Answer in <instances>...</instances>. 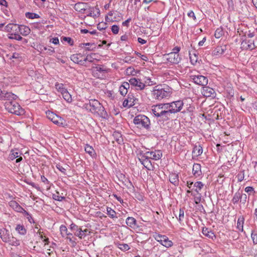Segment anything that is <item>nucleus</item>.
<instances>
[{
  "label": "nucleus",
  "instance_id": "obj_1",
  "mask_svg": "<svg viewBox=\"0 0 257 257\" xmlns=\"http://www.w3.org/2000/svg\"><path fill=\"white\" fill-rule=\"evenodd\" d=\"M171 94V91L169 88H162L159 86H155L152 91L153 98L161 100L164 98H169Z\"/></svg>",
  "mask_w": 257,
  "mask_h": 257
},
{
  "label": "nucleus",
  "instance_id": "obj_2",
  "mask_svg": "<svg viewBox=\"0 0 257 257\" xmlns=\"http://www.w3.org/2000/svg\"><path fill=\"white\" fill-rule=\"evenodd\" d=\"M84 107L87 110L93 113H97L98 114H103L104 112V107L96 99H91L89 100V103H85Z\"/></svg>",
  "mask_w": 257,
  "mask_h": 257
},
{
  "label": "nucleus",
  "instance_id": "obj_3",
  "mask_svg": "<svg viewBox=\"0 0 257 257\" xmlns=\"http://www.w3.org/2000/svg\"><path fill=\"white\" fill-rule=\"evenodd\" d=\"M133 122L140 129H150L151 122L150 119L145 115L139 114L135 117Z\"/></svg>",
  "mask_w": 257,
  "mask_h": 257
},
{
  "label": "nucleus",
  "instance_id": "obj_4",
  "mask_svg": "<svg viewBox=\"0 0 257 257\" xmlns=\"http://www.w3.org/2000/svg\"><path fill=\"white\" fill-rule=\"evenodd\" d=\"M5 107L8 112L15 114L17 115H21L25 113L24 109L20 105V104L14 101H6Z\"/></svg>",
  "mask_w": 257,
  "mask_h": 257
},
{
  "label": "nucleus",
  "instance_id": "obj_5",
  "mask_svg": "<svg viewBox=\"0 0 257 257\" xmlns=\"http://www.w3.org/2000/svg\"><path fill=\"white\" fill-rule=\"evenodd\" d=\"M46 113L47 117L57 125L63 127L67 125L66 121L56 114L50 111H46Z\"/></svg>",
  "mask_w": 257,
  "mask_h": 257
},
{
  "label": "nucleus",
  "instance_id": "obj_6",
  "mask_svg": "<svg viewBox=\"0 0 257 257\" xmlns=\"http://www.w3.org/2000/svg\"><path fill=\"white\" fill-rule=\"evenodd\" d=\"M191 78L195 84L203 87L206 86L208 83L207 78L203 75H192Z\"/></svg>",
  "mask_w": 257,
  "mask_h": 257
},
{
  "label": "nucleus",
  "instance_id": "obj_7",
  "mask_svg": "<svg viewBox=\"0 0 257 257\" xmlns=\"http://www.w3.org/2000/svg\"><path fill=\"white\" fill-rule=\"evenodd\" d=\"M87 16L91 17L93 18H98L100 15V10L97 6L90 7L88 9L86 8L85 12H84Z\"/></svg>",
  "mask_w": 257,
  "mask_h": 257
},
{
  "label": "nucleus",
  "instance_id": "obj_8",
  "mask_svg": "<svg viewBox=\"0 0 257 257\" xmlns=\"http://www.w3.org/2000/svg\"><path fill=\"white\" fill-rule=\"evenodd\" d=\"M164 57L169 62L173 64H178L181 60V57L179 54L173 53L172 52L165 54Z\"/></svg>",
  "mask_w": 257,
  "mask_h": 257
},
{
  "label": "nucleus",
  "instance_id": "obj_9",
  "mask_svg": "<svg viewBox=\"0 0 257 257\" xmlns=\"http://www.w3.org/2000/svg\"><path fill=\"white\" fill-rule=\"evenodd\" d=\"M17 96L10 92L3 90V92L1 94L0 96V99L2 100H5L6 101H12L16 100L17 98Z\"/></svg>",
  "mask_w": 257,
  "mask_h": 257
},
{
  "label": "nucleus",
  "instance_id": "obj_10",
  "mask_svg": "<svg viewBox=\"0 0 257 257\" xmlns=\"http://www.w3.org/2000/svg\"><path fill=\"white\" fill-rule=\"evenodd\" d=\"M155 238L158 242H160L163 246L166 247H171L173 245L172 241L169 240L168 238L165 235H158Z\"/></svg>",
  "mask_w": 257,
  "mask_h": 257
},
{
  "label": "nucleus",
  "instance_id": "obj_11",
  "mask_svg": "<svg viewBox=\"0 0 257 257\" xmlns=\"http://www.w3.org/2000/svg\"><path fill=\"white\" fill-rule=\"evenodd\" d=\"M120 14L118 12H110L107 16L105 17V20L106 22H114L118 21L121 20V17L120 16Z\"/></svg>",
  "mask_w": 257,
  "mask_h": 257
},
{
  "label": "nucleus",
  "instance_id": "obj_12",
  "mask_svg": "<svg viewBox=\"0 0 257 257\" xmlns=\"http://www.w3.org/2000/svg\"><path fill=\"white\" fill-rule=\"evenodd\" d=\"M145 157L148 158L150 160H158L162 157V154L160 150H156L155 151L147 152L145 153Z\"/></svg>",
  "mask_w": 257,
  "mask_h": 257
},
{
  "label": "nucleus",
  "instance_id": "obj_13",
  "mask_svg": "<svg viewBox=\"0 0 257 257\" xmlns=\"http://www.w3.org/2000/svg\"><path fill=\"white\" fill-rule=\"evenodd\" d=\"M183 105L184 103L182 100L173 101L171 102V109L170 110L173 113H177L181 111Z\"/></svg>",
  "mask_w": 257,
  "mask_h": 257
},
{
  "label": "nucleus",
  "instance_id": "obj_14",
  "mask_svg": "<svg viewBox=\"0 0 257 257\" xmlns=\"http://www.w3.org/2000/svg\"><path fill=\"white\" fill-rule=\"evenodd\" d=\"M138 100L132 94H128L127 98L123 102V106L128 107H132L135 105Z\"/></svg>",
  "mask_w": 257,
  "mask_h": 257
},
{
  "label": "nucleus",
  "instance_id": "obj_15",
  "mask_svg": "<svg viewBox=\"0 0 257 257\" xmlns=\"http://www.w3.org/2000/svg\"><path fill=\"white\" fill-rule=\"evenodd\" d=\"M201 93L204 96L206 97H211L213 98L216 95L215 91L213 88L206 86L202 87Z\"/></svg>",
  "mask_w": 257,
  "mask_h": 257
},
{
  "label": "nucleus",
  "instance_id": "obj_16",
  "mask_svg": "<svg viewBox=\"0 0 257 257\" xmlns=\"http://www.w3.org/2000/svg\"><path fill=\"white\" fill-rule=\"evenodd\" d=\"M130 85L135 86L138 90H143L145 87V84L142 82L140 79L136 78H132L129 80Z\"/></svg>",
  "mask_w": 257,
  "mask_h": 257
},
{
  "label": "nucleus",
  "instance_id": "obj_17",
  "mask_svg": "<svg viewBox=\"0 0 257 257\" xmlns=\"http://www.w3.org/2000/svg\"><path fill=\"white\" fill-rule=\"evenodd\" d=\"M241 47L243 49L252 50L255 48L254 40L252 39L243 40L241 43Z\"/></svg>",
  "mask_w": 257,
  "mask_h": 257
},
{
  "label": "nucleus",
  "instance_id": "obj_18",
  "mask_svg": "<svg viewBox=\"0 0 257 257\" xmlns=\"http://www.w3.org/2000/svg\"><path fill=\"white\" fill-rule=\"evenodd\" d=\"M139 160L141 162L142 164L143 165V166L148 170H153L154 167L151 163L150 160L148 158L145 157V155L143 156L141 158H140Z\"/></svg>",
  "mask_w": 257,
  "mask_h": 257
},
{
  "label": "nucleus",
  "instance_id": "obj_19",
  "mask_svg": "<svg viewBox=\"0 0 257 257\" xmlns=\"http://www.w3.org/2000/svg\"><path fill=\"white\" fill-rule=\"evenodd\" d=\"M9 205L14 210L18 212L23 213L24 212H26V210H24V209L22 208L16 201H11L10 202H9Z\"/></svg>",
  "mask_w": 257,
  "mask_h": 257
},
{
  "label": "nucleus",
  "instance_id": "obj_20",
  "mask_svg": "<svg viewBox=\"0 0 257 257\" xmlns=\"http://www.w3.org/2000/svg\"><path fill=\"white\" fill-rule=\"evenodd\" d=\"M12 235L10 231L5 228H2L0 229V237L3 241L7 242L10 239V236Z\"/></svg>",
  "mask_w": 257,
  "mask_h": 257
},
{
  "label": "nucleus",
  "instance_id": "obj_21",
  "mask_svg": "<svg viewBox=\"0 0 257 257\" xmlns=\"http://www.w3.org/2000/svg\"><path fill=\"white\" fill-rule=\"evenodd\" d=\"M227 50L226 45H221L217 46L213 51L212 53L214 56H219L224 54Z\"/></svg>",
  "mask_w": 257,
  "mask_h": 257
},
{
  "label": "nucleus",
  "instance_id": "obj_22",
  "mask_svg": "<svg viewBox=\"0 0 257 257\" xmlns=\"http://www.w3.org/2000/svg\"><path fill=\"white\" fill-rule=\"evenodd\" d=\"M172 113H173L171 111L170 109L161 110V112L160 113V116L159 117H161L163 120H167L171 118V115Z\"/></svg>",
  "mask_w": 257,
  "mask_h": 257
},
{
  "label": "nucleus",
  "instance_id": "obj_23",
  "mask_svg": "<svg viewBox=\"0 0 257 257\" xmlns=\"http://www.w3.org/2000/svg\"><path fill=\"white\" fill-rule=\"evenodd\" d=\"M130 88L129 82H124L120 86L119 91L120 94L122 96H124L127 93V90Z\"/></svg>",
  "mask_w": 257,
  "mask_h": 257
},
{
  "label": "nucleus",
  "instance_id": "obj_24",
  "mask_svg": "<svg viewBox=\"0 0 257 257\" xmlns=\"http://www.w3.org/2000/svg\"><path fill=\"white\" fill-rule=\"evenodd\" d=\"M83 56L80 54H75L72 55L70 57L71 60L75 63L82 64L83 61L82 58Z\"/></svg>",
  "mask_w": 257,
  "mask_h": 257
},
{
  "label": "nucleus",
  "instance_id": "obj_25",
  "mask_svg": "<svg viewBox=\"0 0 257 257\" xmlns=\"http://www.w3.org/2000/svg\"><path fill=\"white\" fill-rule=\"evenodd\" d=\"M18 31L20 32L21 34L24 36L28 35L31 32L30 29L28 27L24 25L19 26Z\"/></svg>",
  "mask_w": 257,
  "mask_h": 257
},
{
  "label": "nucleus",
  "instance_id": "obj_26",
  "mask_svg": "<svg viewBox=\"0 0 257 257\" xmlns=\"http://www.w3.org/2000/svg\"><path fill=\"white\" fill-rule=\"evenodd\" d=\"M161 110H164L162 104L153 106L152 111L156 116L159 117L160 116V113L161 112Z\"/></svg>",
  "mask_w": 257,
  "mask_h": 257
},
{
  "label": "nucleus",
  "instance_id": "obj_27",
  "mask_svg": "<svg viewBox=\"0 0 257 257\" xmlns=\"http://www.w3.org/2000/svg\"><path fill=\"white\" fill-rule=\"evenodd\" d=\"M74 8L76 11L83 13L85 12V10H86V8H85V4L83 3H76L74 6Z\"/></svg>",
  "mask_w": 257,
  "mask_h": 257
},
{
  "label": "nucleus",
  "instance_id": "obj_28",
  "mask_svg": "<svg viewBox=\"0 0 257 257\" xmlns=\"http://www.w3.org/2000/svg\"><path fill=\"white\" fill-rule=\"evenodd\" d=\"M90 233V231L87 229H85L82 230V228L80 227L79 229L77 231V232H75V235L77 236L80 238H84L87 233Z\"/></svg>",
  "mask_w": 257,
  "mask_h": 257
},
{
  "label": "nucleus",
  "instance_id": "obj_29",
  "mask_svg": "<svg viewBox=\"0 0 257 257\" xmlns=\"http://www.w3.org/2000/svg\"><path fill=\"white\" fill-rule=\"evenodd\" d=\"M169 181L174 185H178L179 183L178 176L176 173H172L169 175Z\"/></svg>",
  "mask_w": 257,
  "mask_h": 257
},
{
  "label": "nucleus",
  "instance_id": "obj_30",
  "mask_svg": "<svg viewBox=\"0 0 257 257\" xmlns=\"http://www.w3.org/2000/svg\"><path fill=\"white\" fill-rule=\"evenodd\" d=\"M202 233L205 236L212 239L215 238L214 233L207 228H203Z\"/></svg>",
  "mask_w": 257,
  "mask_h": 257
},
{
  "label": "nucleus",
  "instance_id": "obj_31",
  "mask_svg": "<svg viewBox=\"0 0 257 257\" xmlns=\"http://www.w3.org/2000/svg\"><path fill=\"white\" fill-rule=\"evenodd\" d=\"M192 172L196 176H199L201 174V166L199 164H194L193 166Z\"/></svg>",
  "mask_w": 257,
  "mask_h": 257
},
{
  "label": "nucleus",
  "instance_id": "obj_32",
  "mask_svg": "<svg viewBox=\"0 0 257 257\" xmlns=\"http://www.w3.org/2000/svg\"><path fill=\"white\" fill-rule=\"evenodd\" d=\"M202 148L200 145L195 146L192 151V154L194 156L198 157L202 154Z\"/></svg>",
  "mask_w": 257,
  "mask_h": 257
},
{
  "label": "nucleus",
  "instance_id": "obj_33",
  "mask_svg": "<svg viewBox=\"0 0 257 257\" xmlns=\"http://www.w3.org/2000/svg\"><path fill=\"white\" fill-rule=\"evenodd\" d=\"M7 243H9L10 245L13 246H18L20 244V241L17 239L16 237L13 236L12 235L10 237V239H8Z\"/></svg>",
  "mask_w": 257,
  "mask_h": 257
},
{
  "label": "nucleus",
  "instance_id": "obj_34",
  "mask_svg": "<svg viewBox=\"0 0 257 257\" xmlns=\"http://www.w3.org/2000/svg\"><path fill=\"white\" fill-rule=\"evenodd\" d=\"M19 25L14 24H9L7 25L6 29L8 32H13L14 31L17 32Z\"/></svg>",
  "mask_w": 257,
  "mask_h": 257
},
{
  "label": "nucleus",
  "instance_id": "obj_35",
  "mask_svg": "<svg viewBox=\"0 0 257 257\" xmlns=\"http://www.w3.org/2000/svg\"><path fill=\"white\" fill-rule=\"evenodd\" d=\"M126 224L131 227H134L136 225L137 221L132 217H128L126 219Z\"/></svg>",
  "mask_w": 257,
  "mask_h": 257
},
{
  "label": "nucleus",
  "instance_id": "obj_36",
  "mask_svg": "<svg viewBox=\"0 0 257 257\" xmlns=\"http://www.w3.org/2000/svg\"><path fill=\"white\" fill-rule=\"evenodd\" d=\"M113 137L115 141L118 144H121L123 142L121 135L118 132H114L113 134Z\"/></svg>",
  "mask_w": 257,
  "mask_h": 257
},
{
  "label": "nucleus",
  "instance_id": "obj_37",
  "mask_svg": "<svg viewBox=\"0 0 257 257\" xmlns=\"http://www.w3.org/2000/svg\"><path fill=\"white\" fill-rule=\"evenodd\" d=\"M63 98L68 102H71L72 100L71 95L69 94L68 91L66 89L63 90V92L61 93Z\"/></svg>",
  "mask_w": 257,
  "mask_h": 257
},
{
  "label": "nucleus",
  "instance_id": "obj_38",
  "mask_svg": "<svg viewBox=\"0 0 257 257\" xmlns=\"http://www.w3.org/2000/svg\"><path fill=\"white\" fill-rule=\"evenodd\" d=\"M16 230L21 235H25L27 230L23 225L18 224L16 227Z\"/></svg>",
  "mask_w": 257,
  "mask_h": 257
},
{
  "label": "nucleus",
  "instance_id": "obj_39",
  "mask_svg": "<svg viewBox=\"0 0 257 257\" xmlns=\"http://www.w3.org/2000/svg\"><path fill=\"white\" fill-rule=\"evenodd\" d=\"M244 217L243 216H240L238 218L237 223V228L238 230L242 231L243 229V224L244 222Z\"/></svg>",
  "mask_w": 257,
  "mask_h": 257
},
{
  "label": "nucleus",
  "instance_id": "obj_40",
  "mask_svg": "<svg viewBox=\"0 0 257 257\" xmlns=\"http://www.w3.org/2000/svg\"><path fill=\"white\" fill-rule=\"evenodd\" d=\"M107 214L111 218H117L116 214L115 211L112 209L110 207H107L106 208Z\"/></svg>",
  "mask_w": 257,
  "mask_h": 257
},
{
  "label": "nucleus",
  "instance_id": "obj_41",
  "mask_svg": "<svg viewBox=\"0 0 257 257\" xmlns=\"http://www.w3.org/2000/svg\"><path fill=\"white\" fill-rule=\"evenodd\" d=\"M204 186V184L201 182H196L194 184V187H195V191L197 192L198 194L199 191L202 189L203 187Z\"/></svg>",
  "mask_w": 257,
  "mask_h": 257
},
{
  "label": "nucleus",
  "instance_id": "obj_42",
  "mask_svg": "<svg viewBox=\"0 0 257 257\" xmlns=\"http://www.w3.org/2000/svg\"><path fill=\"white\" fill-rule=\"evenodd\" d=\"M85 151L91 156H92L93 155H94V150L93 148L88 145H86V146L85 147Z\"/></svg>",
  "mask_w": 257,
  "mask_h": 257
},
{
  "label": "nucleus",
  "instance_id": "obj_43",
  "mask_svg": "<svg viewBox=\"0 0 257 257\" xmlns=\"http://www.w3.org/2000/svg\"><path fill=\"white\" fill-rule=\"evenodd\" d=\"M224 34V32L222 28L217 29L215 32L214 36L216 38H220Z\"/></svg>",
  "mask_w": 257,
  "mask_h": 257
},
{
  "label": "nucleus",
  "instance_id": "obj_44",
  "mask_svg": "<svg viewBox=\"0 0 257 257\" xmlns=\"http://www.w3.org/2000/svg\"><path fill=\"white\" fill-rule=\"evenodd\" d=\"M60 231L61 232L62 236H65L66 235H68L69 234L67 232L68 230L66 226L62 225L60 227Z\"/></svg>",
  "mask_w": 257,
  "mask_h": 257
},
{
  "label": "nucleus",
  "instance_id": "obj_45",
  "mask_svg": "<svg viewBox=\"0 0 257 257\" xmlns=\"http://www.w3.org/2000/svg\"><path fill=\"white\" fill-rule=\"evenodd\" d=\"M96 56V54L95 53H92L90 55H87L86 56V59L88 60V61L89 62L92 63L94 60L97 59L95 57Z\"/></svg>",
  "mask_w": 257,
  "mask_h": 257
},
{
  "label": "nucleus",
  "instance_id": "obj_46",
  "mask_svg": "<svg viewBox=\"0 0 257 257\" xmlns=\"http://www.w3.org/2000/svg\"><path fill=\"white\" fill-rule=\"evenodd\" d=\"M19 152H18L17 151H15V150H12L11 151V153L10 155V157H10L11 160H13L15 159H16L17 158H18L19 156Z\"/></svg>",
  "mask_w": 257,
  "mask_h": 257
},
{
  "label": "nucleus",
  "instance_id": "obj_47",
  "mask_svg": "<svg viewBox=\"0 0 257 257\" xmlns=\"http://www.w3.org/2000/svg\"><path fill=\"white\" fill-rule=\"evenodd\" d=\"M189 56L191 63L193 64H195L197 61L198 56L195 53H190Z\"/></svg>",
  "mask_w": 257,
  "mask_h": 257
},
{
  "label": "nucleus",
  "instance_id": "obj_48",
  "mask_svg": "<svg viewBox=\"0 0 257 257\" xmlns=\"http://www.w3.org/2000/svg\"><path fill=\"white\" fill-rule=\"evenodd\" d=\"M240 197H241V194L239 192H236L234 194V195L232 199V203L233 204H235L237 202H238L239 200L240 199Z\"/></svg>",
  "mask_w": 257,
  "mask_h": 257
},
{
  "label": "nucleus",
  "instance_id": "obj_49",
  "mask_svg": "<svg viewBox=\"0 0 257 257\" xmlns=\"http://www.w3.org/2000/svg\"><path fill=\"white\" fill-rule=\"evenodd\" d=\"M55 87L61 93L63 92V90H66V89L63 87V84L62 83H56Z\"/></svg>",
  "mask_w": 257,
  "mask_h": 257
},
{
  "label": "nucleus",
  "instance_id": "obj_50",
  "mask_svg": "<svg viewBox=\"0 0 257 257\" xmlns=\"http://www.w3.org/2000/svg\"><path fill=\"white\" fill-rule=\"evenodd\" d=\"M53 198L56 200L61 201L65 199V197L60 196L59 192H56L55 194L53 195Z\"/></svg>",
  "mask_w": 257,
  "mask_h": 257
},
{
  "label": "nucleus",
  "instance_id": "obj_51",
  "mask_svg": "<svg viewBox=\"0 0 257 257\" xmlns=\"http://www.w3.org/2000/svg\"><path fill=\"white\" fill-rule=\"evenodd\" d=\"M26 16L27 18L31 19L39 18V16L38 14L33 13H27L26 14Z\"/></svg>",
  "mask_w": 257,
  "mask_h": 257
},
{
  "label": "nucleus",
  "instance_id": "obj_52",
  "mask_svg": "<svg viewBox=\"0 0 257 257\" xmlns=\"http://www.w3.org/2000/svg\"><path fill=\"white\" fill-rule=\"evenodd\" d=\"M9 38L11 39H15L19 41H20L23 39V38L19 34L13 33L11 34V36H9Z\"/></svg>",
  "mask_w": 257,
  "mask_h": 257
},
{
  "label": "nucleus",
  "instance_id": "obj_53",
  "mask_svg": "<svg viewBox=\"0 0 257 257\" xmlns=\"http://www.w3.org/2000/svg\"><path fill=\"white\" fill-rule=\"evenodd\" d=\"M107 28V24L106 23H99L97 25V28L99 30H105Z\"/></svg>",
  "mask_w": 257,
  "mask_h": 257
},
{
  "label": "nucleus",
  "instance_id": "obj_54",
  "mask_svg": "<svg viewBox=\"0 0 257 257\" xmlns=\"http://www.w3.org/2000/svg\"><path fill=\"white\" fill-rule=\"evenodd\" d=\"M245 191L249 195H250L251 194H254L255 193V191L254 190V188L252 187L248 186L246 187L245 188Z\"/></svg>",
  "mask_w": 257,
  "mask_h": 257
},
{
  "label": "nucleus",
  "instance_id": "obj_55",
  "mask_svg": "<svg viewBox=\"0 0 257 257\" xmlns=\"http://www.w3.org/2000/svg\"><path fill=\"white\" fill-rule=\"evenodd\" d=\"M171 102L168 103L162 104V108L163 110H169L171 109Z\"/></svg>",
  "mask_w": 257,
  "mask_h": 257
},
{
  "label": "nucleus",
  "instance_id": "obj_56",
  "mask_svg": "<svg viewBox=\"0 0 257 257\" xmlns=\"http://www.w3.org/2000/svg\"><path fill=\"white\" fill-rule=\"evenodd\" d=\"M184 211L183 209L180 208L179 210V215L178 220L180 222H181L182 220V219L184 218Z\"/></svg>",
  "mask_w": 257,
  "mask_h": 257
},
{
  "label": "nucleus",
  "instance_id": "obj_57",
  "mask_svg": "<svg viewBox=\"0 0 257 257\" xmlns=\"http://www.w3.org/2000/svg\"><path fill=\"white\" fill-rule=\"evenodd\" d=\"M119 27L117 25H113L111 27V31L114 34H117L119 31Z\"/></svg>",
  "mask_w": 257,
  "mask_h": 257
},
{
  "label": "nucleus",
  "instance_id": "obj_58",
  "mask_svg": "<svg viewBox=\"0 0 257 257\" xmlns=\"http://www.w3.org/2000/svg\"><path fill=\"white\" fill-rule=\"evenodd\" d=\"M119 248L122 250H127L130 247L126 244H119Z\"/></svg>",
  "mask_w": 257,
  "mask_h": 257
},
{
  "label": "nucleus",
  "instance_id": "obj_59",
  "mask_svg": "<svg viewBox=\"0 0 257 257\" xmlns=\"http://www.w3.org/2000/svg\"><path fill=\"white\" fill-rule=\"evenodd\" d=\"M63 40L67 42L70 45H73V40L69 37H64Z\"/></svg>",
  "mask_w": 257,
  "mask_h": 257
},
{
  "label": "nucleus",
  "instance_id": "obj_60",
  "mask_svg": "<svg viewBox=\"0 0 257 257\" xmlns=\"http://www.w3.org/2000/svg\"><path fill=\"white\" fill-rule=\"evenodd\" d=\"M79 227H80L78 226L77 225H76V224H75L74 223H72L70 225V229L72 230H75L76 232H77V231L79 229Z\"/></svg>",
  "mask_w": 257,
  "mask_h": 257
},
{
  "label": "nucleus",
  "instance_id": "obj_61",
  "mask_svg": "<svg viewBox=\"0 0 257 257\" xmlns=\"http://www.w3.org/2000/svg\"><path fill=\"white\" fill-rule=\"evenodd\" d=\"M247 196L245 194L241 195L240 201L243 203H245L246 202Z\"/></svg>",
  "mask_w": 257,
  "mask_h": 257
},
{
  "label": "nucleus",
  "instance_id": "obj_62",
  "mask_svg": "<svg viewBox=\"0 0 257 257\" xmlns=\"http://www.w3.org/2000/svg\"><path fill=\"white\" fill-rule=\"evenodd\" d=\"M56 167H57V168L60 171H61L62 173H64V174H65L66 169L63 166H62L60 165H57Z\"/></svg>",
  "mask_w": 257,
  "mask_h": 257
},
{
  "label": "nucleus",
  "instance_id": "obj_63",
  "mask_svg": "<svg viewBox=\"0 0 257 257\" xmlns=\"http://www.w3.org/2000/svg\"><path fill=\"white\" fill-rule=\"evenodd\" d=\"M237 179L239 182H241L243 180L244 178V174L243 173H240L237 175Z\"/></svg>",
  "mask_w": 257,
  "mask_h": 257
},
{
  "label": "nucleus",
  "instance_id": "obj_64",
  "mask_svg": "<svg viewBox=\"0 0 257 257\" xmlns=\"http://www.w3.org/2000/svg\"><path fill=\"white\" fill-rule=\"evenodd\" d=\"M251 238L254 244L257 243V234H251Z\"/></svg>",
  "mask_w": 257,
  "mask_h": 257
}]
</instances>
